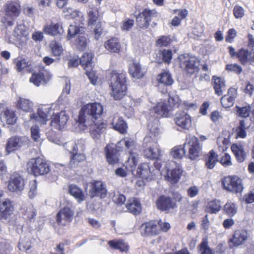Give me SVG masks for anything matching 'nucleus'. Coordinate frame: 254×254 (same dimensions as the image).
Segmentation results:
<instances>
[{"label":"nucleus","mask_w":254,"mask_h":254,"mask_svg":"<svg viewBox=\"0 0 254 254\" xmlns=\"http://www.w3.org/2000/svg\"><path fill=\"white\" fill-rule=\"evenodd\" d=\"M103 111V106L100 103H89L82 107L78 116L79 128L84 130L89 127L92 137L99 138L106 126L101 122Z\"/></svg>","instance_id":"1"},{"label":"nucleus","mask_w":254,"mask_h":254,"mask_svg":"<svg viewBox=\"0 0 254 254\" xmlns=\"http://www.w3.org/2000/svg\"><path fill=\"white\" fill-rule=\"evenodd\" d=\"M27 166L28 171L35 176L45 175L51 182L56 181L58 178V173L51 172L49 164L41 157L31 159L27 162Z\"/></svg>","instance_id":"2"},{"label":"nucleus","mask_w":254,"mask_h":254,"mask_svg":"<svg viewBox=\"0 0 254 254\" xmlns=\"http://www.w3.org/2000/svg\"><path fill=\"white\" fill-rule=\"evenodd\" d=\"M110 87L111 96L116 100L122 99L126 94V76L124 73L113 71L110 73Z\"/></svg>","instance_id":"3"},{"label":"nucleus","mask_w":254,"mask_h":254,"mask_svg":"<svg viewBox=\"0 0 254 254\" xmlns=\"http://www.w3.org/2000/svg\"><path fill=\"white\" fill-rule=\"evenodd\" d=\"M177 101L174 97L169 96L167 101H161L153 108L150 109L149 114H154V118L168 117L170 112L173 109Z\"/></svg>","instance_id":"4"},{"label":"nucleus","mask_w":254,"mask_h":254,"mask_svg":"<svg viewBox=\"0 0 254 254\" xmlns=\"http://www.w3.org/2000/svg\"><path fill=\"white\" fill-rule=\"evenodd\" d=\"M178 59L180 67L187 73L191 75L198 71L199 63L196 57L185 54L180 55Z\"/></svg>","instance_id":"5"},{"label":"nucleus","mask_w":254,"mask_h":254,"mask_svg":"<svg viewBox=\"0 0 254 254\" xmlns=\"http://www.w3.org/2000/svg\"><path fill=\"white\" fill-rule=\"evenodd\" d=\"M5 16L3 22H6L7 25L11 26L13 24V20L17 17L20 13V5L18 0L8 1L5 8Z\"/></svg>","instance_id":"6"},{"label":"nucleus","mask_w":254,"mask_h":254,"mask_svg":"<svg viewBox=\"0 0 254 254\" xmlns=\"http://www.w3.org/2000/svg\"><path fill=\"white\" fill-rule=\"evenodd\" d=\"M82 140H78L77 142L69 143L71 145L72 149L69 150V152L72 154L71 156L69 165L71 168H75L78 166V164L85 160V156L82 153H78V146L81 150L83 149V142Z\"/></svg>","instance_id":"7"},{"label":"nucleus","mask_w":254,"mask_h":254,"mask_svg":"<svg viewBox=\"0 0 254 254\" xmlns=\"http://www.w3.org/2000/svg\"><path fill=\"white\" fill-rule=\"evenodd\" d=\"M28 144V139L24 136H12L9 138L6 144L5 150L7 154L26 147Z\"/></svg>","instance_id":"8"},{"label":"nucleus","mask_w":254,"mask_h":254,"mask_svg":"<svg viewBox=\"0 0 254 254\" xmlns=\"http://www.w3.org/2000/svg\"><path fill=\"white\" fill-rule=\"evenodd\" d=\"M224 188L230 191L238 193L243 190L242 180L237 176H227L222 182Z\"/></svg>","instance_id":"9"},{"label":"nucleus","mask_w":254,"mask_h":254,"mask_svg":"<svg viewBox=\"0 0 254 254\" xmlns=\"http://www.w3.org/2000/svg\"><path fill=\"white\" fill-rule=\"evenodd\" d=\"M175 124L178 130H188L191 126V120L190 116L184 111L177 112L174 118Z\"/></svg>","instance_id":"10"},{"label":"nucleus","mask_w":254,"mask_h":254,"mask_svg":"<svg viewBox=\"0 0 254 254\" xmlns=\"http://www.w3.org/2000/svg\"><path fill=\"white\" fill-rule=\"evenodd\" d=\"M120 143L118 142L116 145L109 144L105 147L106 159L109 164L114 165L119 162V153L122 151V148L119 146Z\"/></svg>","instance_id":"11"},{"label":"nucleus","mask_w":254,"mask_h":254,"mask_svg":"<svg viewBox=\"0 0 254 254\" xmlns=\"http://www.w3.org/2000/svg\"><path fill=\"white\" fill-rule=\"evenodd\" d=\"M189 149L188 157L191 160H194L199 157L201 154V147L197 138L194 136L190 138L188 143L184 144Z\"/></svg>","instance_id":"12"},{"label":"nucleus","mask_w":254,"mask_h":254,"mask_svg":"<svg viewBox=\"0 0 254 254\" xmlns=\"http://www.w3.org/2000/svg\"><path fill=\"white\" fill-rule=\"evenodd\" d=\"M73 214V211L69 207L61 209L57 214V223L62 226H66L72 220Z\"/></svg>","instance_id":"13"},{"label":"nucleus","mask_w":254,"mask_h":254,"mask_svg":"<svg viewBox=\"0 0 254 254\" xmlns=\"http://www.w3.org/2000/svg\"><path fill=\"white\" fill-rule=\"evenodd\" d=\"M24 188L23 179L18 174L11 176L8 185V190L11 192L20 191Z\"/></svg>","instance_id":"14"},{"label":"nucleus","mask_w":254,"mask_h":254,"mask_svg":"<svg viewBox=\"0 0 254 254\" xmlns=\"http://www.w3.org/2000/svg\"><path fill=\"white\" fill-rule=\"evenodd\" d=\"M68 116L65 111H62L58 114L54 115L52 118L51 126L56 129L61 130L66 125Z\"/></svg>","instance_id":"15"},{"label":"nucleus","mask_w":254,"mask_h":254,"mask_svg":"<svg viewBox=\"0 0 254 254\" xmlns=\"http://www.w3.org/2000/svg\"><path fill=\"white\" fill-rule=\"evenodd\" d=\"M163 172L166 174L165 176L166 180L174 184L178 182L182 174V170L179 166H177L170 172L169 168L165 167L162 171V173Z\"/></svg>","instance_id":"16"},{"label":"nucleus","mask_w":254,"mask_h":254,"mask_svg":"<svg viewBox=\"0 0 254 254\" xmlns=\"http://www.w3.org/2000/svg\"><path fill=\"white\" fill-rule=\"evenodd\" d=\"M141 234L150 237L159 234L160 229L156 221H151L142 224L141 226Z\"/></svg>","instance_id":"17"},{"label":"nucleus","mask_w":254,"mask_h":254,"mask_svg":"<svg viewBox=\"0 0 254 254\" xmlns=\"http://www.w3.org/2000/svg\"><path fill=\"white\" fill-rule=\"evenodd\" d=\"M107 193V190L105 185L101 181H95L92 185L90 190L91 197L99 196L101 198H105Z\"/></svg>","instance_id":"18"},{"label":"nucleus","mask_w":254,"mask_h":254,"mask_svg":"<svg viewBox=\"0 0 254 254\" xmlns=\"http://www.w3.org/2000/svg\"><path fill=\"white\" fill-rule=\"evenodd\" d=\"M50 109L49 108H38L36 113L30 115V119L40 124H46L49 117Z\"/></svg>","instance_id":"19"},{"label":"nucleus","mask_w":254,"mask_h":254,"mask_svg":"<svg viewBox=\"0 0 254 254\" xmlns=\"http://www.w3.org/2000/svg\"><path fill=\"white\" fill-rule=\"evenodd\" d=\"M156 204L158 208L162 211H168L176 206V203L173 201L171 197L164 195H161L158 198Z\"/></svg>","instance_id":"20"},{"label":"nucleus","mask_w":254,"mask_h":254,"mask_svg":"<svg viewBox=\"0 0 254 254\" xmlns=\"http://www.w3.org/2000/svg\"><path fill=\"white\" fill-rule=\"evenodd\" d=\"M13 207L11 201L5 199L0 203V220H5L12 214Z\"/></svg>","instance_id":"21"},{"label":"nucleus","mask_w":254,"mask_h":254,"mask_svg":"<svg viewBox=\"0 0 254 254\" xmlns=\"http://www.w3.org/2000/svg\"><path fill=\"white\" fill-rule=\"evenodd\" d=\"M249 237V234L247 231L245 230H238L235 232L233 238L230 241L235 246H238L243 244L247 240Z\"/></svg>","instance_id":"22"},{"label":"nucleus","mask_w":254,"mask_h":254,"mask_svg":"<svg viewBox=\"0 0 254 254\" xmlns=\"http://www.w3.org/2000/svg\"><path fill=\"white\" fill-rule=\"evenodd\" d=\"M44 33L47 35L56 36L62 34L63 32L62 26L59 23H51L44 26Z\"/></svg>","instance_id":"23"},{"label":"nucleus","mask_w":254,"mask_h":254,"mask_svg":"<svg viewBox=\"0 0 254 254\" xmlns=\"http://www.w3.org/2000/svg\"><path fill=\"white\" fill-rule=\"evenodd\" d=\"M143 154L146 158L152 160H158L161 155V151L156 144L145 149Z\"/></svg>","instance_id":"24"},{"label":"nucleus","mask_w":254,"mask_h":254,"mask_svg":"<svg viewBox=\"0 0 254 254\" xmlns=\"http://www.w3.org/2000/svg\"><path fill=\"white\" fill-rule=\"evenodd\" d=\"M128 71L133 78L136 79L143 77L145 72L144 69L141 68L140 64L136 63H133L129 65Z\"/></svg>","instance_id":"25"},{"label":"nucleus","mask_w":254,"mask_h":254,"mask_svg":"<svg viewBox=\"0 0 254 254\" xmlns=\"http://www.w3.org/2000/svg\"><path fill=\"white\" fill-rule=\"evenodd\" d=\"M212 80L215 94L218 96L222 95L223 91L226 90L225 81L220 77L215 76L213 77Z\"/></svg>","instance_id":"26"},{"label":"nucleus","mask_w":254,"mask_h":254,"mask_svg":"<svg viewBox=\"0 0 254 254\" xmlns=\"http://www.w3.org/2000/svg\"><path fill=\"white\" fill-rule=\"evenodd\" d=\"M127 209L134 215L139 214L141 211V207L140 202L135 198L129 199L127 204Z\"/></svg>","instance_id":"27"},{"label":"nucleus","mask_w":254,"mask_h":254,"mask_svg":"<svg viewBox=\"0 0 254 254\" xmlns=\"http://www.w3.org/2000/svg\"><path fill=\"white\" fill-rule=\"evenodd\" d=\"M87 13L88 24L89 26H94L96 23L100 21L98 8L90 6L87 11Z\"/></svg>","instance_id":"28"},{"label":"nucleus","mask_w":254,"mask_h":254,"mask_svg":"<svg viewBox=\"0 0 254 254\" xmlns=\"http://www.w3.org/2000/svg\"><path fill=\"white\" fill-rule=\"evenodd\" d=\"M138 155L134 152H130L129 156L126 163V168L132 173L136 169V165L138 162Z\"/></svg>","instance_id":"29"},{"label":"nucleus","mask_w":254,"mask_h":254,"mask_svg":"<svg viewBox=\"0 0 254 254\" xmlns=\"http://www.w3.org/2000/svg\"><path fill=\"white\" fill-rule=\"evenodd\" d=\"M68 188L69 193L77 199L79 202L85 199L84 194L80 188L74 185H70Z\"/></svg>","instance_id":"30"},{"label":"nucleus","mask_w":254,"mask_h":254,"mask_svg":"<svg viewBox=\"0 0 254 254\" xmlns=\"http://www.w3.org/2000/svg\"><path fill=\"white\" fill-rule=\"evenodd\" d=\"M105 47L107 50L114 53H118L121 48L119 40L115 38H111L106 42Z\"/></svg>","instance_id":"31"},{"label":"nucleus","mask_w":254,"mask_h":254,"mask_svg":"<svg viewBox=\"0 0 254 254\" xmlns=\"http://www.w3.org/2000/svg\"><path fill=\"white\" fill-rule=\"evenodd\" d=\"M93 55L92 53H84L80 58V64L83 66L84 69L87 68H93V63L92 60Z\"/></svg>","instance_id":"32"},{"label":"nucleus","mask_w":254,"mask_h":254,"mask_svg":"<svg viewBox=\"0 0 254 254\" xmlns=\"http://www.w3.org/2000/svg\"><path fill=\"white\" fill-rule=\"evenodd\" d=\"M231 149L239 162H242L245 160L246 155L242 145L234 144Z\"/></svg>","instance_id":"33"},{"label":"nucleus","mask_w":254,"mask_h":254,"mask_svg":"<svg viewBox=\"0 0 254 254\" xmlns=\"http://www.w3.org/2000/svg\"><path fill=\"white\" fill-rule=\"evenodd\" d=\"M48 79L45 78L43 72H38L32 73L30 78V82L33 83L35 85L39 86L41 84L46 83Z\"/></svg>","instance_id":"34"},{"label":"nucleus","mask_w":254,"mask_h":254,"mask_svg":"<svg viewBox=\"0 0 254 254\" xmlns=\"http://www.w3.org/2000/svg\"><path fill=\"white\" fill-rule=\"evenodd\" d=\"M113 128L121 132L124 133L127 131V125L122 118H114L112 122Z\"/></svg>","instance_id":"35"},{"label":"nucleus","mask_w":254,"mask_h":254,"mask_svg":"<svg viewBox=\"0 0 254 254\" xmlns=\"http://www.w3.org/2000/svg\"><path fill=\"white\" fill-rule=\"evenodd\" d=\"M17 107L26 112H30L33 108V103L29 100L19 98L17 101Z\"/></svg>","instance_id":"36"},{"label":"nucleus","mask_w":254,"mask_h":254,"mask_svg":"<svg viewBox=\"0 0 254 254\" xmlns=\"http://www.w3.org/2000/svg\"><path fill=\"white\" fill-rule=\"evenodd\" d=\"M158 81L166 86H171L174 83V80L172 78L170 73L167 71H164L158 75Z\"/></svg>","instance_id":"37"},{"label":"nucleus","mask_w":254,"mask_h":254,"mask_svg":"<svg viewBox=\"0 0 254 254\" xmlns=\"http://www.w3.org/2000/svg\"><path fill=\"white\" fill-rule=\"evenodd\" d=\"M218 155L213 150H211L206 158L205 165L208 169H212L218 161Z\"/></svg>","instance_id":"38"},{"label":"nucleus","mask_w":254,"mask_h":254,"mask_svg":"<svg viewBox=\"0 0 254 254\" xmlns=\"http://www.w3.org/2000/svg\"><path fill=\"white\" fill-rule=\"evenodd\" d=\"M108 244L111 248L121 252H127L128 248V245L122 240H111L109 241Z\"/></svg>","instance_id":"39"},{"label":"nucleus","mask_w":254,"mask_h":254,"mask_svg":"<svg viewBox=\"0 0 254 254\" xmlns=\"http://www.w3.org/2000/svg\"><path fill=\"white\" fill-rule=\"evenodd\" d=\"M221 208L220 200L215 199L208 203L205 211L211 214H216L220 211Z\"/></svg>","instance_id":"40"},{"label":"nucleus","mask_w":254,"mask_h":254,"mask_svg":"<svg viewBox=\"0 0 254 254\" xmlns=\"http://www.w3.org/2000/svg\"><path fill=\"white\" fill-rule=\"evenodd\" d=\"M197 249L200 254H214L213 250L209 247L208 240L203 238L198 245Z\"/></svg>","instance_id":"41"},{"label":"nucleus","mask_w":254,"mask_h":254,"mask_svg":"<svg viewBox=\"0 0 254 254\" xmlns=\"http://www.w3.org/2000/svg\"><path fill=\"white\" fill-rule=\"evenodd\" d=\"M235 109L236 115L242 118H247L249 117L252 109L249 105L244 107L236 106Z\"/></svg>","instance_id":"42"},{"label":"nucleus","mask_w":254,"mask_h":254,"mask_svg":"<svg viewBox=\"0 0 254 254\" xmlns=\"http://www.w3.org/2000/svg\"><path fill=\"white\" fill-rule=\"evenodd\" d=\"M2 118L7 124L9 125L14 124L17 120L14 112L8 109L6 110L4 112Z\"/></svg>","instance_id":"43"},{"label":"nucleus","mask_w":254,"mask_h":254,"mask_svg":"<svg viewBox=\"0 0 254 254\" xmlns=\"http://www.w3.org/2000/svg\"><path fill=\"white\" fill-rule=\"evenodd\" d=\"M251 53L248 50L242 49L237 54V58L243 64L245 65L249 63Z\"/></svg>","instance_id":"44"},{"label":"nucleus","mask_w":254,"mask_h":254,"mask_svg":"<svg viewBox=\"0 0 254 254\" xmlns=\"http://www.w3.org/2000/svg\"><path fill=\"white\" fill-rule=\"evenodd\" d=\"M223 210L229 217H233L236 214L237 208L234 203L228 202L224 206Z\"/></svg>","instance_id":"45"},{"label":"nucleus","mask_w":254,"mask_h":254,"mask_svg":"<svg viewBox=\"0 0 254 254\" xmlns=\"http://www.w3.org/2000/svg\"><path fill=\"white\" fill-rule=\"evenodd\" d=\"M149 173V166L147 164H141L136 170V175L142 179L147 178Z\"/></svg>","instance_id":"46"},{"label":"nucleus","mask_w":254,"mask_h":254,"mask_svg":"<svg viewBox=\"0 0 254 254\" xmlns=\"http://www.w3.org/2000/svg\"><path fill=\"white\" fill-rule=\"evenodd\" d=\"M186 152L184 145H180L173 148L171 151V154L174 158L179 159L181 158L186 154Z\"/></svg>","instance_id":"47"},{"label":"nucleus","mask_w":254,"mask_h":254,"mask_svg":"<svg viewBox=\"0 0 254 254\" xmlns=\"http://www.w3.org/2000/svg\"><path fill=\"white\" fill-rule=\"evenodd\" d=\"M142 13H140L136 16V22L137 26L142 29H147L149 24L148 21L145 18V16H142Z\"/></svg>","instance_id":"48"},{"label":"nucleus","mask_w":254,"mask_h":254,"mask_svg":"<svg viewBox=\"0 0 254 254\" xmlns=\"http://www.w3.org/2000/svg\"><path fill=\"white\" fill-rule=\"evenodd\" d=\"M83 32V28H79L77 26L70 25L68 27L67 36H68L69 38H72L76 34H80Z\"/></svg>","instance_id":"49"},{"label":"nucleus","mask_w":254,"mask_h":254,"mask_svg":"<svg viewBox=\"0 0 254 254\" xmlns=\"http://www.w3.org/2000/svg\"><path fill=\"white\" fill-rule=\"evenodd\" d=\"M142 16H145V18L148 21V23H150L151 20L153 18L157 17L158 12L154 9H145L142 12Z\"/></svg>","instance_id":"50"},{"label":"nucleus","mask_w":254,"mask_h":254,"mask_svg":"<svg viewBox=\"0 0 254 254\" xmlns=\"http://www.w3.org/2000/svg\"><path fill=\"white\" fill-rule=\"evenodd\" d=\"M23 214L30 220L32 219L36 214V211L32 204H29L24 209Z\"/></svg>","instance_id":"51"},{"label":"nucleus","mask_w":254,"mask_h":254,"mask_svg":"<svg viewBox=\"0 0 254 254\" xmlns=\"http://www.w3.org/2000/svg\"><path fill=\"white\" fill-rule=\"evenodd\" d=\"M95 34V38L98 40L103 33V28L101 21H98L94 26H91Z\"/></svg>","instance_id":"52"},{"label":"nucleus","mask_w":254,"mask_h":254,"mask_svg":"<svg viewBox=\"0 0 254 254\" xmlns=\"http://www.w3.org/2000/svg\"><path fill=\"white\" fill-rule=\"evenodd\" d=\"M18 247L21 251H27L31 248V243L28 240L25 238H21Z\"/></svg>","instance_id":"53"},{"label":"nucleus","mask_w":254,"mask_h":254,"mask_svg":"<svg viewBox=\"0 0 254 254\" xmlns=\"http://www.w3.org/2000/svg\"><path fill=\"white\" fill-rule=\"evenodd\" d=\"M162 57V61L167 64L171 63L172 59V52L171 50H163L161 53Z\"/></svg>","instance_id":"54"},{"label":"nucleus","mask_w":254,"mask_h":254,"mask_svg":"<svg viewBox=\"0 0 254 254\" xmlns=\"http://www.w3.org/2000/svg\"><path fill=\"white\" fill-rule=\"evenodd\" d=\"M220 101L224 108H228L232 107L235 102V100L228 97L227 95L221 97Z\"/></svg>","instance_id":"55"},{"label":"nucleus","mask_w":254,"mask_h":254,"mask_svg":"<svg viewBox=\"0 0 254 254\" xmlns=\"http://www.w3.org/2000/svg\"><path fill=\"white\" fill-rule=\"evenodd\" d=\"M75 44L79 50H83L87 46L86 38L84 36H78L75 40Z\"/></svg>","instance_id":"56"},{"label":"nucleus","mask_w":254,"mask_h":254,"mask_svg":"<svg viewBox=\"0 0 254 254\" xmlns=\"http://www.w3.org/2000/svg\"><path fill=\"white\" fill-rule=\"evenodd\" d=\"M25 34V27L23 24H18L14 28L13 35L16 37Z\"/></svg>","instance_id":"57"},{"label":"nucleus","mask_w":254,"mask_h":254,"mask_svg":"<svg viewBox=\"0 0 254 254\" xmlns=\"http://www.w3.org/2000/svg\"><path fill=\"white\" fill-rule=\"evenodd\" d=\"M51 47L52 53L55 56H59L62 54L63 49L60 44L55 42L51 44Z\"/></svg>","instance_id":"58"},{"label":"nucleus","mask_w":254,"mask_h":254,"mask_svg":"<svg viewBox=\"0 0 254 254\" xmlns=\"http://www.w3.org/2000/svg\"><path fill=\"white\" fill-rule=\"evenodd\" d=\"M92 69L87 68L85 70L86 74L88 77L91 83L93 85L96 84L97 76L94 71H92Z\"/></svg>","instance_id":"59"},{"label":"nucleus","mask_w":254,"mask_h":254,"mask_svg":"<svg viewBox=\"0 0 254 254\" xmlns=\"http://www.w3.org/2000/svg\"><path fill=\"white\" fill-rule=\"evenodd\" d=\"M226 69L234 72L237 74H240L242 71L241 66L236 64H227L226 67Z\"/></svg>","instance_id":"60"},{"label":"nucleus","mask_w":254,"mask_h":254,"mask_svg":"<svg viewBox=\"0 0 254 254\" xmlns=\"http://www.w3.org/2000/svg\"><path fill=\"white\" fill-rule=\"evenodd\" d=\"M233 13L236 18H241L244 15L245 10L242 7L236 5L233 9Z\"/></svg>","instance_id":"61"},{"label":"nucleus","mask_w":254,"mask_h":254,"mask_svg":"<svg viewBox=\"0 0 254 254\" xmlns=\"http://www.w3.org/2000/svg\"><path fill=\"white\" fill-rule=\"evenodd\" d=\"M37 193V182L35 180L30 183V190L28 192L29 196L33 198Z\"/></svg>","instance_id":"62"},{"label":"nucleus","mask_w":254,"mask_h":254,"mask_svg":"<svg viewBox=\"0 0 254 254\" xmlns=\"http://www.w3.org/2000/svg\"><path fill=\"white\" fill-rule=\"evenodd\" d=\"M133 24L134 20L133 19H127L123 22L121 29L124 31H128L132 27Z\"/></svg>","instance_id":"63"},{"label":"nucleus","mask_w":254,"mask_h":254,"mask_svg":"<svg viewBox=\"0 0 254 254\" xmlns=\"http://www.w3.org/2000/svg\"><path fill=\"white\" fill-rule=\"evenodd\" d=\"M32 138L35 141H38L40 138L39 128L37 126H33L31 128Z\"/></svg>","instance_id":"64"}]
</instances>
